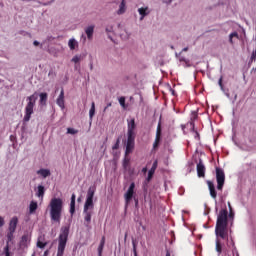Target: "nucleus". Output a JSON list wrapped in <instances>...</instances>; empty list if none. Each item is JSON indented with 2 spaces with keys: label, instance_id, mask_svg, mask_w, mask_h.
I'll use <instances>...</instances> for the list:
<instances>
[{
  "label": "nucleus",
  "instance_id": "nucleus-1",
  "mask_svg": "<svg viewBox=\"0 0 256 256\" xmlns=\"http://www.w3.org/2000/svg\"><path fill=\"white\" fill-rule=\"evenodd\" d=\"M216 252L218 255L223 253V245H225V208H222L218 214L216 227Z\"/></svg>",
  "mask_w": 256,
  "mask_h": 256
},
{
  "label": "nucleus",
  "instance_id": "nucleus-2",
  "mask_svg": "<svg viewBox=\"0 0 256 256\" xmlns=\"http://www.w3.org/2000/svg\"><path fill=\"white\" fill-rule=\"evenodd\" d=\"M50 219L54 223H61L63 213V200L61 198H52L49 203Z\"/></svg>",
  "mask_w": 256,
  "mask_h": 256
},
{
  "label": "nucleus",
  "instance_id": "nucleus-3",
  "mask_svg": "<svg viewBox=\"0 0 256 256\" xmlns=\"http://www.w3.org/2000/svg\"><path fill=\"white\" fill-rule=\"evenodd\" d=\"M69 240V226H63L60 230L58 237V249L56 256L65 255V248L67 247V241Z\"/></svg>",
  "mask_w": 256,
  "mask_h": 256
},
{
  "label": "nucleus",
  "instance_id": "nucleus-4",
  "mask_svg": "<svg viewBox=\"0 0 256 256\" xmlns=\"http://www.w3.org/2000/svg\"><path fill=\"white\" fill-rule=\"evenodd\" d=\"M27 105L25 107V115L23 118L24 123H29L31 121V115L33 114V109L35 107V103L37 102V94H32L27 98Z\"/></svg>",
  "mask_w": 256,
  "mask_h": 256
},
{
  "label": "nucleus",
  "instance_id": "nucleus-5",
  "mask_svg": "<svg viewBox=\"0 0 256 256\" xmlns=\"http://www.w3.org/2000/svg\"><path fill=\"white\" fill-rule=\"evenodd\" d=\"M216 181L217 190L223 191V185H225V172L221 168H216Z\"/></svg>",
  "mask_w": 256,
  "mask_h": 256
},
{
  "label": "nucleus",
  "instance_id": "nucleus-6",
  "mask_svg": "<svg viewBox=\"0 0 256 256\" xmlns=\"http://www.w3.org/2000/svg\"><path fill=\"white\" fill-rule=\"evenodd\" d=\"M93 209H95V206L84 205L83 214H84V221H85L86 227H89V224L91 223V217L93 215Z\"/></svg>",
  "mask_w": 256,
  "mask_h": 256
},
{
  "label": "nucleus",
  "instance_id": "nucleus-7",
  "mask_svg": "<svg viewBox=\"0 0 256 256\" xmlns=\"http://www.w3.org/2000/svg\"><path fill=\"white\" fill-rule=\"evenodd\" d=\"M127 137H136L135 129H137V124H135V118L127 119Z\"/></svg>",
  "mask_w": 256,
  "mask_h": 256
},
{
  "label": "nucleus",
  "instance_id": "nucleus-8",
  "mask_svg": "<svg viewBox=\"0 0 256 256\" xmlns=\"http://www.w3.org/2000/svg\"><path fill=\"white\" fill-rule=\"evenodd\" d=\"M135 149V136H127L125 155L133 153Z\"/></svg>",
  "mask_w": 256,
  "mask_h": 256
},
{
  "label": "nucleus",
  "instance_id": "nucleus-9",
  "mask_svg": "<svg viewBox=\"0 0 256 256\" xmlns=\"http://www.w3.org/2000/svg\"><path fill=\"white\" fill-rule=\"evenodd\" d=\"M93 197H95V188L90 187L87 192V197L85 204L86 206L95 207V204L93 203Z\"/></svg>",
  "mask_w": 256,
  "mask_h": 256
},
{
  "label": "nucleus",
  "instance_id": "nucleus-10",
  "mask_svg": "<svg viewBox=\"0 0 256 256\" xmlns=\"http://www.w3.org/2000/svg\"><path fill=\"white\" fill-rule=\"evenodd\" d=\"M134 194H135V182H132L127 192L124 195L126 203H129L131 199H133Z\"/></svg>",
  "mask_w": 256,
  "mask_h": 256
},
{
  "label": "nucleus",
  "instance_id": "nucleus-11",
  "mask_svg": "<svg viewBox=\"0 0 256 256\" xmlns=\"http://www.w3.org/2000/svg\"><path fill=\"white\" fill-rule=\"evenodd\" d=\"M161 133H162V130H161V121H160L157 125L156 137L153 143V149H157V147H159V144L161 143Z\"/></svg>",
  "mask_w": 256,
  "mask_h": 256
},
{
  "label": "nucleus",
  "instance_id": "nucleus-12",
  "mask_svg": "<svg viewBox=\"0 0 256 256\" xmlns=\"http://www.w3.org/2000/svg\"><path fill=\"white\" fill-rule=\"evenodd\" d=\"M206 183L210 191V197H212V199H217V190H215V183L211 180H207Z\"/></svg>",
  "mask_w": 256,
  "mask_h": 256
},
{
  "label": "nucleus",
  "instance_id": "nucleus-13",
  "mask_svg": "<svg viewBox=\"0 0 256 256\" xmlns=\"http://www.w3.org/2000/svg\"><path fill=\"white\" fill-rule=\"evenodd\" d=\"M56 103L58 107H60L62 110L65 109V91L61 89V92L56 100Z\"/></svg>",
  "mask_w": 256,
  "mask_h": 256
},
{
  "label": "nucleus",
  "instance_id": "nucleus-14",
  "mask_svg": "<svg viewBox=\"0 0 256 256\" xmlns=\"http://www.w3.org/2000/svg\"><path fill=\"white\" fill-rule=\"evenodd\" d=\"M196 169L198 177H205V165L203 164V161H199Z\"/></svg>",
  "mask_w": 256,
  "mask_h": 256
},
{
  "label": "nucleus",
  "instance_id": "nucleus-15",
  "mask_svg": "<svg viewBox=\"0 0 256 256\" xmlns=\"http://www.w3.org/2000/svg\"><path fill=\"white\" fill-rule=\"evenodd\" d=\"M17 223H19V219L15 216V217H13V218L10 220L8 230H9V231H12V232H15L16 229H17Z\"/></svg>",
  "mask_w": 256,
  "mask_h": 256
},
{
  "label": "nucleus",
  "instance_id": "nucleus-16",
  "mask_svg": "<svg viewBox=\"0 0 256 256\" xmlns=\"http://www.w3.org/2000/svg\"><path fill=\"white\" fill-rule=\"evenodd\" d=\"M228 207H229V215L227 214V210H225V221L227 224V221H229V219L233 220V217H235V212H233V208L231 207V203L228 202Z\"/></svg>",
  "mask_w": 256,
  "mask_h": 256
},
{
  "label": "nucleus",
  "instance_id": "nucleus-17",
  "mask_svg": "<svg viewBox=\"0 0 256 256\" xmlns=\"http://www.w3.org/2000/svg\"><path fill=\"white\" fill-rule=\"evenodd\" d=\"M155 171H157V161H155L151 167V169L148 172L147 181H151L153 179V175H155Z\"/></svg>",
  "mask_w": 256,
  "mask_h": 256
},
{
  "label": "nucleus",
  "instance_id": "nucleus-18",
  "mask_svg": "<svg viewBox=\"0 0 256 256\" xmlns=\"http://www.w3.org/2000/svg\"><path fill=\"white\" fill-rule=\"evenodd\" d=\"M68 47H69L70 51H75V49H77V47H79V43L77 42V40H75V38H71L68 41Z\"/></svg>",
  "mask_w": 256,
  "mask_h": 256
},
{
  "label": "nucleus",
  "instance_id": "nucleus-19",
  "mask_svg": "<svg viewBox=\"0 0 256 256\" xmlns=\"http://www.w3.org/2000/svg\"><path fill=\"white\" fill-rule=\"evenodd\" d=\"M237 41H239V33L237 32H233L229 35V43H231V45H235V43H237Z\"/></svg>",
  "mask_w": 256,
  "mask_h": 256
},
{
  "label": "nucleus",
  "instance_id": "nucleus-20",
  "mask_svg": "<svg viewBox=\"0 0 256 256\" xmlns=\"http://www.w3.org/2000/svg\"><path fill=\"white\" fill-rule=\"evenodd\" d=\"M94 31H95V26H88L85 29V33H86L88 39H93Z\"/></svg>",
  "mask_w": 256,
  "mask_h": 256
},
{
  "label": "nucleus",
  "instance_id": "nucleus-21",
  "mask_svg": "<svg viewBox=\"0 0 256 256\" xmlns=\"http://www.w3.org/2000/svg\"><path fill=\"white\" fill-rule=\"evenodd\" d=\"M37 175H41L44 179L51 175V171L49 169H40L37 171Z\"/></svg>",
  "mask_w": 256,
  "mask_h": 256
},
{
  "label": "nucleus",
  "instance_id": "nucleus-22",
  "mask_svg": "<svg viewBox=\"0 0 256 256\" xmlns=\"http://www.w3.org/2000/svg\"><path fill=\"white\" fill-rule=\"evenodd\" d=\"M148 9L149 8L147 7L146 8L142 7L138 9L139 15H141V18H140L141 21H143V19L147 17V15H149V13L147 12Z\"/></svg>",
  "mask_w": 256,
  "mask_h": 256
},
{
  "label": "nucleus",
  "instance_id": "nucleus-23",
  "mask_svg": "<svg viewBox=\"0 0 256 256\" xmlns=\"http://www.w3.org/2000/svg\"><path fill=\"white\" fill-rule=\"evenodd\" d=\"M75 199H76L75 194H72L71 202H70V213H71V215H74V213H75Z\"/></svg>",
  "mask_w": 256,
  "mask_h": 256
},
{
  "label": "nucleus",
  "instance_id": "nucleus-24",
  "mask_svg": "<svg viewBox=\"0 0 256 256\" xmlns=\"http://www.w3.org/2000/svg\"><path fill=\"white\" fill-rule=\"evenodd\" d=\"M43 237H39L37 240V244L36 246L38 247V249H45V247H47V242H43Z\"/></svg>",
  "mask_w": 256,
  "mask_h": 256
},
{
  "label": "nucleus",
  "instance_id": "nucleus-25",
  "mask_svg": "<svg viewBox=\"0 0 256 256\" xmlns=\"http://www.w3.org/2000/svg\"><path fill=\"white\" fill-rule=\"evenodd\" d=\"M47 99H48V95L47 93H40V104L41 105H47Z\"/></svg>",
  "mask_w": 256,
  "mask_h": 256
},
{
  "label": "nucleus",
  "instance_id": "nucleus-26",
  "mask_svg": "<svg viewBox=\"0 0 256 256\" xmlns=\"http://www.w3.org/2000/svg\"><path fill=\"white\" fill-rule=\"evenodd\" d=\"M36 195H37V197H44L45 196V186L39 185Z\"/></svg>",
  "mask_w": 256,
  "mask_h": 256
},
{
  "label": "nucleus",
  "instance_id": "nucleus-27",
  "mask_svg": "<svg viewBox=\"0 0 256 256\" xmlns=\"http://www.w3.org/2000/svg\"><path fill=\"white\" fill-rule=\"evenodd\" d=\"M103 247H105V236L102 237L100 245L98 247V255L101 256L103 253Z\"/></svg>",
  "mask_w": 256,
  "mask_h": 256
},
{
  "label": "nucleus",
  "instance_id": "nucleus-28",
  "mask_svg": "<svg viewBox=\"0 0 256 256\" xmlns=\"http://www.w3.org/2000/svg\"><path fill=\"white\" fill-rule=\"evenodd\" d=\"M90 121H93V117H95V102H92L91 108L89 110Z\"/></svg>",
  "mask_w": 256,
  "mask_h": 256
},
{
  "label": "nucleus",
  "instance_id": "nucleus-29",
  "mask_svg": "<svg viewBox=\"0 0 256 256\" xmlns=\"http://www.w3.org/2000/svg\"><path fill=\"white\" fill-rule=\"evenodd\" d=\"M37 207H38L37 202L32 201L29 206L30 213H35V211H37Z\"/></svg>",
  "mask_w": 256,
  "mask_h": 256
},
{
  "label": "nucleus",
  "instance_id": "nucleus-30",
  "mask_svg": "<svg viewBox=\"0 0 256 256\" xmlns=\"http://www.w3.org/2000/svg\"><path fill=\"white\" fill-rule=\"evenodd\" d=\"M125 13V0H122L119 6L118 15Z\"/></svg>",
  "mask_w": 256,
  "mask_h": 256
},
{
  "label": "nucleus",
  "instance_id": "nucleus-31",
  "mask_svg": "<svg viewBox=\"0 0 256 256\" xmlns=\"http://www.w3.org/2000/svg\"><path fill=\"white\" fill-rule=\"evenodd\" d=\"M68 135H77L79 133V130H76L75 128H67Z\"/></svg>",
  "mask_w": 256,
  "mask_h": 256
},
{
  "label": "nucleus",
  "instance_id": "nucleus-32",
  "mask_svg": "<svg viewBox=\"0 0 256 256\" xmlns=\"http://www.w3.org/2000/svg\"><path fill=\"white\" fill-rule=\"evenodd\" d=\"M119 103L121 105V107H123V109H127V105H125V97H120L119 98Z\"/></svg>",
  "mask_w": 256,
  "mask_h": 256
},
{
  "label": "nucleus",
  "instance_id": "nucleus-33",
  "mask_svg": "<svg viewBox=\"0 0 256 256\" xmlns=\"http://www.w3.org/2000/svg\"><path fill=\"white\" fill-rule=\"evenodd\" d=\"M14 233L15 232H12V230H9V232L7 234V239H8L7 243H10V241H13V234Z\"/></svg>",
  "mask_w": 256,
  "mask_h": 256
},
{
  "label": "nucleus",
  "instance_id": "nucleus-34",
  "mask_svg": "<svg viewBox=\"0 0 256 256\" xmlns=\"http://www.w3.org/2000/svg\"><path fill=\"white\" fill-rule=\"evenodd\" d=\"M71 61L72 63H79L81 61V55H75Z\"/></svg>",
  "mask_w": 256,
  "mask_h": 256
},
{
  "label": "nucleus",
  "instance_id": "nucleus-35",
  "mask_svg": "<svg viewBox=\"0 0 256 256\" xmlns=\"http://www.w3.org/2000/svg\"><path fill=\"white\" fill-rule=\"evenodd\" d=\"M4 254L5 256H11V253L9 252V242L4 247Z\"/></svg>",
  "mask_w": 256,
  "mask_h": 256
},
{
  "label": "nucleus",
  "instance_id": "nucleus-36",
  "mask_svg": "<svg viewBox=\"0 0 256 256\" xmlns=\"http://www.w3.org/2000/svg\"><path fill=\"white\" fill-rule=\"evenodd\" d=\"M120 143H121V140L118 138L116 143L112 147L113 151H116V149H119V144Z\"/></svg>",
  "mask_w": 256,
  "mask_h": 256
},
{
  "label": "nucleus",
  "instance_id": "nucleus-37",
  "mask_svg": "<svg viewBox=\"0 0 256 256\" xmlns=\"http://www.w3.org/2000/svg\"><path fill=\"white\" fill-rule=\"evenodd\" d=\"M132 246H133V253H137V241L133 240Z\"/></svg>",
  "mask_w": 256,
  "mask_h": 256
},
{
  "label": "nucleus",
  "instance_id": "nucleus-38",
  "mask_svg": "<svg viewBox=\"0 0 256 256\" xmlns=\"http://www.w3.org/2000/svg\"><path fill=\"white\" fill-rule=\"evenodd\" d=\"M27 241H29V236L23 235L21 239V243H27Z\"/></svg>",
  "mask_w": 256,
  "mask_h": 256
},
{
  "label": "nucleus",
  "instance_id": "nucleus-39",
  "mask_svg": "<svg viewBox=\"0 0 256 256\" xmlns=\"http://www.w3.org/2000/svg\"><path fill=\"white\" fill-rule=\"evenodd\" d=\"M218 84H219V87L221 88V90L223 91V77H220Z\"/></svg>",
  "mask_w": 256,
  "mask_h": 256
},
{
  "label": "nucleus",
  "instance_id": "nucleus-40",
  "mask_svg": "<svg viewBox=\"0 0 256 256\" xmlns=\"http://www.w3.org/2000/svg\"><path fill=\"white\" fill-rule=\"evenodd\" d=\"M3 225H5V218L0 216V229H1V227H3Z\"/></svg>",
  "mask_w": 256,
  "mask_h": 256
},
{
  "label": "nucleus",
  "instance_id": "nucleus-41",
  "mask_svg": "<svg viewBox=\"0 0 256 256\" xmlns=\"http://www.w3.org/2000/svg\"><path fill=\"white\" fill-rule=\"evenodd\" d=\"M33 45H34L35 47H39V41L35 40V41L33 42Z\"/></svg>",
  "mask_w": 256,
  "mask_h": 256
},
{
  "label": "nucleus",
  "instance_id": "nucleus-42",
  "mask_svg": "<svg viewBox=\"0 0 256 256\" xmlns=\"http://www.w3.org/2000/svg\"><path fill=\"white\" fill-rule=\"evenodd\" d=\"M128 163H129V160L125 159L124 160V167H127Z\"/></svg>",
  "mask_w": 256,
  "mask_h": 256
},
{
  "label": "nucleus",
  "instance_id": "nucleus-43",
  "mask_svg": "<svg viewBox=\"0 0 256 256\" xmlns=\"http://www.w3.org/2000/svg\"><path fill=\"white\" fill-rule=\"evenodd\" d=\"M142 173H147V167H144V168L142 169Z\"/></svg>",
  "mask_w": 256,
  "mask_h": 256
},
{
  "label": "nucleus",
  "instance_id": "nucleus-44",
  "mask_svg": "<svg viewBox=\"0 0 256 256\" xmlns=\"http://www.w3.org/2000/svg\"><path fill=\"white\" fill-rule=\"evenodd\" d=\"M182 51H184V52L189 51V47H185V48H183V50H182Z\"/></svg>",
  "mask_w": 256,
  "mask_h": 256
},
{
  "label": "nucleus",
  "instance_id": "nucleus-45",
  "mask_svg": "<svg viewBox=\"0 0 256 256\" xmlns=\"http://www.w3.org/2000/svg\"><path fill=\"white\" fill-rule=\"evenodd\" d=\"M49 255V250H46L45 252H44V256H48Z\"/></svg>",
  "mask_w": 256,
  "mask_h": 256
},
{
  "label": "nucleus",
  "instance_id": "nucleus-46",
  "mask_svg": "<svg viewBox=\"0 0 256 256\" xmlns=\"http://www.w3.org/2000/svg\"><path fill=\"white\" fill-rule=\"evenodd\" d=\"M166 256H171V252H169V250H167Z\"/></svg>",
  "mask_w": 256,
  "mask_h": 256
},
{
  "label": "nucleus",
  "instance_id": "nucleus-47",
  "mask_svg": "<svg viewBox=\"0 0 256 256\" xmlns=\"http://www.w3.org/2000/svg\"><path fill=\"white\" fill-rule=\"evenodd\" d=\"M135 203H136V205H138V203H139V200H137V199H136V200H135Z\"/></svg>",
  "mask_w": 256,
  "mask_h": 256
},
{
  "label": "nucleus",
  "instance_id": "nucleus-48",
  "mask_svg": "<svg viewBox=\"0 0 256 256\" xmlns=\"http://www.w3.org/2000/svg\"><path fill=\"white\" fill-rule=\"evenodd\" d=\"M191 125H192V127H195V123L192 122Z\"/></svg>",
  "mask_w": 256,
  "mask_h": 256
},
{
  "label": "nucleus",
  "instance_id": "nucleus-49",
  "mask_svg": "<svg viewBox=\"0 0 256 256\" xmlns=\"http://www.w3.org/2000/svg\"><path fill=\"white\" fill-rule=\"evenodd\" d=\"M90 69H93V64L90 65Z\"/></svg>",
  "mask_w": 256,
  "mask_h": 256
},
{
  "label": "nucleus",
  "instance_id": "nucleus-50",
  "mask_svg": "<svg viewBox=\"0 0 256 256\" xmlns=\"http://www.w3.org/2000/svg\"><path fill=\"white\" fill-rule=\"evenodd\" d=\"M134 256H137V252H133Z\"/></svg>",
  "mask_w": 256,
  "mask_h": 256
},
{
  "label": "nucleus",
  "instance_id": "nucleus-51",
  "mask_svg": "<svg viewBox=\"0 0 256 256\" xmlns=\"http://www.w3.org/2000/svg\"><path fill=\"white\" fill-rule=\"evenodd\" d=\"M107 107H111V103H109V104L107 105Z\"/></svg>",
  "mask_w": 256,
  "mask_h": 256
},
{
  "label": "nucleus",
  "instance_id": "nucleus-52",
  "mask_svg": "<svg viewBox=\"0 0 256 256\" xmlns=\"http://www.w3.org/2000/svg\"><path fill=\"white\" fill-rule=\"evenodd\" d=\"M104 111H107V107H105Z\"/></svg>",
  "mask_w": 256,
  "mask_h": 256
},
{
  "label": "nucleus",
  "instance_id": "nucleus-53",
  "mask_svg": "<svg viewBox=\"0 0 256 256\" xmlns=\"http://www.w3.org/2000/svg\"><path fill=\"white\" fill-rule=\"evenodd\" d=\"M78 201H81V198H78Z\"/></svg>",
  "mask_w": 256,
  "mask_h": 256
},
{
  "label": "nucleus",
  "instance_id": "nucleus-54",
  "mask_svg": "<svg viewBox=\"0 0 256 256\" xmlns=\"http://www.w3.org/2000/svg\"><path fill=\"white\" fill-rule=\"evenodd\" d=\"M32 256H35V253H33Z\"/></svg>",
  "mask_w": 256,
  "mask_h": 256
}]
</instances>
